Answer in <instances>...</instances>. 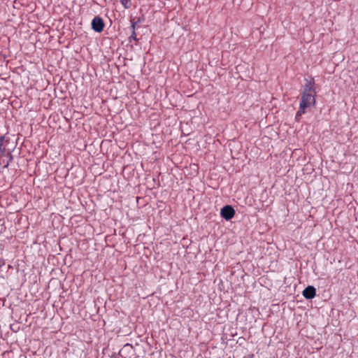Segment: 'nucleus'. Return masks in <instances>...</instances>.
Returning a JSON list of instances; mask_svg holds the SVG:
<instances>
[{
    "label": "nucleus",
    "mask_w": 358,
    "mask_h": 358,
    "mask_svg": "<svg viewBox=\"0 0 358 358\" xmlns=\"http://www.w3.org/2000/svg\"><path fill=\"white\" fill-rule=\"evenodd\" d=\"M315 94L314 83L311 81L307 82L301 93L299 108L295 116L297 121H299L301 115L306 113L308 109L315 105Z\"/></svg>",
    "instance_id": "nucleus-1"
},
{
    "label": "nucleus",
    "mask_w": 358,
    "mask_h": 358,
    "mask_svg": "<svg viewBox=\"0 0 358 358\" xmlns=\"http://www.w3.org/2000/svg\"><path fill=\"white\" fill-rule=\"evenodd\" d=\"M220 215L226 220H229L234 216L235 210L231 206L227 205L221 209Z\"/></svg>",
    "instance_id": "nucleus-2"
},
{
    "label": "nucleus",
    "mask_w": 358,
    "mask_h": 358,
    "mask_svg": "<svg viewBox=\"0 0 358 358\" xmlns=\"http://www.w3.org/2000/svg\"><path fill=\"white\" fill-rule=\"evenodd\" d=\"M316 294V289L313 286H308L303 291V296L307 299H312Z\"/></svg>",
    "instance_id": "nucleus-4"
},
{
    "label": "nucleus",
    "mask_w": 358,
    "mask_h": 358,
    "mask_svg": "<svg viewBox=\"0 0 358 358\" xmlns=\"http://www.w3.org/2000/svg\"><path fill=\"white\" fill-rule=\"evenodd\" d=\"M121 3L125 8H128L130 7V0H121Z\"/></svg>",
    "instance_id": "nucleus-5"
},
{
    "label": "nucleus",
    "mask_w": 358,
    "mask_h": 358,
    "mask_svg": "<svg viewBox=\"0 0 358 358\" xmlns=\"http://www.w3.org/2000/svg\"><path fill=\"white\" fill-rule=\"evenodd\" d=\"M104 27V23L101 17H95L92 21V28L96 32H101Z\"/></svg>",
    "instance_id": "nucleus-3"
},
{
    "label": "nucleus",
    "mask_w": 358,
    "mask_h": 358,
    "mask_svg": "<svg viewBox=\"0 0 358 358\" xmlns=\"http://www.w3.org/2000/svg\"><path fill=\"white\" fill-rule=\"evenodd\" d=\"M3 141H4V137L3 136H1L0 137V152L4 151V150L2 149V147L3 145Z\"/></svg>",
    "instance_id": "nucleus-6"
}]
</instances>
